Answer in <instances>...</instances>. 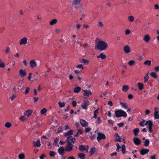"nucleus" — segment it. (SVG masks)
<instances>
[{
  "label": "nucleus",
  "instance_id": "1",
  "mask_svg": "<svg viewBox=\"0 0 159 159\" xmlns=\"http://www.w3.org/2000/svg\"><path fill=\"white\" fill-rule=\"evenodd\" d=\"M73 134V130H70L67 132L64 133V135L65 136H67V139L66 140L67 143V145L66 148V152H70L73 150L74 144L75 139L74 138H73L71 136Z\"/></svg>",
  "mask_w": 159,
  "mask_h": 159
},
{
  "label": "nucleus",
  "instance_id": "2",
  "mask_svg": "<svg viewBox=\"0 0 159 159\" xmlns=\"http://www.w3.org/2000/svg\"><path fill=\"white\" fill-rule=\"evenodd\" d=\"M107 46V43L102 41H99L96 45L95 49L97 48L100 51H103L105 49Z\"/></svg>",
  "mask_w": 159,
  "mask_h": 159
},
{
  "label": "nucleus",
  "instance_id": "3",
  "mask_svg": "<svg viewBox=\"0 0 159 159\" xmlns=\"http://www.w3.org/2000/svg\"><path fill=\"white\" fill-rule=\"evenodd\" d=\"M116 116L118 118L120 116L126 117L127 116V114L125 111L121 109L115 111Z\"/></svg>",
  "mask_w": 159,
  "mask_h": 159
},
{
  "label": "nucleus",
  "instance_id": "4",
  "mask_svg": "<svg viewBox=\"0 0 159 159\" xmlns=\"http://www.w3.org/2000/svg\"><path fill=\"white\" fill-rule=\"evenodd\" d=\"M146 125H148L149 132L151 133L152 132V126L153 122L151 120H148L146 121Z\"/></svg>",
  "mask_w": 159,
  "mask_h": 159
},
{
  "label": "nucleus",
  "instance_id": "5",
  "mask_svg": "<svg viewBox=\"0 0 159 159\" xmlns=\"http://www.w3.org/2000/svg\"><path fill=\"white\" fill-rule=\"evenodd\" d=\"M106 138V137L104 134L100 132L98 133L97 139L98 142H99L101 140H104Z\"/></svg>",
  "mask_w": 159,
  "mask_h": 159
},
{
  "label": "nucleus",
  "instance_id": "6",
  "mask_svg": "<svg viewBox=\"0 0 159 159\" xmlns=\"http://www.w3.org/2000/svg\"><path fill=\"white\" fill-rule=\"evenodd\" d=\"M89 146L88 145L85 146L84 145H80L79 146V149L81 152L85 151L86 152L88 151Z\"/></svg>",
  "mask_w": 159,
  "mask_h": 159
},
{
  "label": "nucleus",
  "instance_id": "7",
  "mask_svg": "<svg viewBox=\"0 0 159 159\" xmlns=\"http://www.w3.org/2000/svg\"><path fill=\"white\" fill-rule=\"evenodd\" d=\"M28 39L26 37H24L21 39L19 41L20 45H25L27 43Z\"/></svg>",
  "mask_w": 159,
  "mask_h": 159
},
{
  "label": "nucleus",
  "instance_id": "8",
  "mask_svg": "<svg viewBox=\"0 0 159 159\" xmlns=\"http://www.w3.org/2000/svg\"><path fill=\"white\" fill-rule=\"evenodd\" d=\"M133 141L134 144L137 146L140 145L141 143V140L138 138H134Z\"/></svg>",
  "mask_w": 159,
  "mask_h": 159
},
{
  "label": "nucleus",
  "instance_id": "9",
  "mask_svg": "<svg viewBox=\"0 0 159 159\" xmlns=\"http://www.w3.org/2000/svg\"><path fill=\"white\" fill-rule=\"evenodd\" d=\"M66 151V149H65L63 146H61L58 149V151L59 154L61 156L64 155V151Z\"/></svg>",
  "mask_w": 159,
  "mask_h": 159
},
{
  "label": "nucleus",
  "instance_id": "10",
  "mask_svg": "<svg viewBox=\"0 0 159 159\" xmlns=\"http://www.w3.org/2000/svg\"><path fill=\"white\" fill-rule=\"evenodd\" d=\"M114 140L115 142H121V138L117 133L114 134Z\"/></svg>",
  "mask_w": 159,
  "mask_h": 159
},
{
  "label": "nucleus",
  "instance_id": "11",
  "mask_svg": "<svg viewBox=\"0 0 159 159\" xmlns=\"http://www.w3.org/2000/svg\"><path fill=\"white\" fill-rule=\"evenodd\" d=\"M80 2L81 0H73L72 2V5L75 8H77L78 7L77 6L79 5Z\"/></svg>",
  "mask_w": 159,
  "mask_h": 159
},
{
  "label": "nucleus",
  "instance_id": "12",
  "mask_svg": "<svg viewBox=\"0 0 159 159\" xmlns=\"http://www.w3.org/2000/svg\"><path fill=\"white\" fill-rule=\"evenodd\" d=\"M150 37L148 34H146L144 35L143 40L146 43L149 42L150 40Z\"/></svg>",
  "mask_w": 159,
  "mask_h": 159
},
{
  "label": "nucleus",
  "instance_id": "13",
  "mask_svg": "<svg viewBox=\"0 0 159 159\" xmlns=\"http://www.w3.org/2000/svg\"><path fill=\"white\" fill-rule=\"evenodd\" d=\"M30 64L32 68H34L37 66V63L33 59L30 61Z\"/></svg>",
  "mask_w": 159,
  "mask_h": 159
},
{
  "label": "nucleus",
  "instance_id": "14",
  "mask_svg": "<svg viewBox=\"0 0 159 159\" xmlns=\"http://www.w3.org/2000/svg\"><path fill=\"white\" fill-rule=\"evenodd\" d=\"M124 51L126 54H128L130 52V47L128 45H126L124 47Z\"/></svg>",
  "mask_w": 159,
  "mask_h": 159
},
{
  "label": "nucleus",
  "instance_id": "15",
  "mask_svg": "<svg viewBox=\"0 0 159 159\" xmlns=\"http://www.w3.org/2000/svg\"><path fill=\"white\" fill-rule=\"evenodd\" d=\"M80 122L83 127H85L88 125V123L84 120L81 119L80 120Z\"/></svg>",
  "mask_w": 159,
  "mask_h": 159
},
{
  "label": "nucleus",
  "instance_id": "16",
  "mask_svg": "<svg viewBox=\"0 0 159 159\" xmlns=\"http://www.w3.org/2000/svg\"><path fill=\"white\" fill-rule=\"evenodd\" d=\"M149 152V150L147 149H141L140 151V154L142 155H144L145 154L148 153Z\"/></svg>",
  "mask_w": 159,
  "mask_h": 159
},
{
  "label": "nucleus",
  "instance_id": "17",
  "mask_svg": "<svg viewBox=\"0 0 159 159\" xmlns=\"http://www.w3.org/2000/svg\"><path fill=\"white\" fill-rule=\"evenodd\" d=\"M19 73L21 77H23L26 75L25 70L23 69H20L19 70Z\"/></svg>",
  "mask_w": 159,
  "mask_h": 159
},
{
  "label": "nucleus",
  "instance_id": "18",
  "mask_svg": "<svg viewBox=\"0 0 159 159\" xmlns=\"http://www.w3.org/2000/svg\"><path fill=\"white\" fill-rule=\"evenodd\" d=\"M98 58H100L102 60H104L106 58V56L103 53H101L99 55L97 56Z\"/></svg>",
  "mask_w": 159,
  "mask_h": 159
},
{
  "label": "nucleus",
  "instance_id": "19",
  "mask_svg": "<svg viewBox=\"0 0 159 159\" xmlns=\"http://www.w3.org/2000/svg\"><path fill=\"white\" fill-rule=\"evenodd\" d=\"M32 110H28L27 111H25L24 113V115L29 116L31 115Z\"/></svg>",
  "mask_w": 159,
  "mask_h": 159
},
{
  "label": "nucleus",
  "instance_id": "20",
  "mask_svg": "<svg viewBox=\"0 0 159 159\" xmlns=\"http://www.w3.org/2000/svg\"><path fill=\"white\" fill-rule=\"evenodd\" d=\"M34 146L35 147H39L41 146L39 139H38L36 142H34Z\"/></svg>",
  "mask_w": 159,
  "mask_h": 159
},
{
  "label": "nucleus",
  "instance_id": "21",
  "mask_svg": "<svg viewBox=\"0 0 159 159\" xmlns=\"http://www.w3.org/2000/svg\"><path fill=\"white\" fill-rule=\"evenodd\" d=\"M96 150V148L93 147L90 149V150L89 152V154L90 156H92L95 153Z\"/></svg>",
  "mask_w": 159,
  "mask_h": 159
},
{
  "label": "nucleus",
  "instance_id": "22",
  "mask_svg": "<svg viewBox=\"0 0 159 159\" xmlns=\"http://www.w3.org/2000/svg\"><path fill=\"white\" fill-rule=\"evenodd\" d=\"M83 90L84 92V96H89L92 93V92L90 90L88 91L84 90Z\"/></svg>",
  "mask_w": 159,
  "mask_h": 159
},
{
  "label": "nucleus",
  "instance_id": "23",
  "mask_svg": "<svg viewBox=\"0 0 159 159\" xmlns=\"http://www.w3.org/2000/svg\"><path fill=\"white\" fill-rule=\"evenodd\" d=\"M120 104L121 106V107L125 109H126L128 108V105L125 102H120Z\"/></svg>",
  "mask_w": 159,
  "mask_h": 159
},
{
  "label": "nucleus",
  "instance_id": "24",
  "mask_svg": "<svg viewBox=\"0 0 159 159\" xmlns=\"http://www.w3.org/2000/svg\"><path fill=\"white\" fill-rule=\"evenodd\" d=\"M121 152L123 154L126 153L127 152L126 151V147L124 145H122L121 147Z\"/></svg>",
  "mask_w": 159,
  "mask_h": 159
},
{
  "label": "nucleus",
  "instance_id": "25",
  "mask_svg": "<svg viewBox=\"0 0 159 159\" xmlns=\"http://www.w3.org/2000/svg\"><path fill=\"white\" fill-rule=\"evenodd\" d=\"M154 115L155 119H159V114L158 111L155 110V111H154Z\"/></svg>",
  "mask_w": 159,
  "mask_h": 159
},
{
  "label": "nucleus",
  "instance_id": "26",
  "mask_svg": "<svg viewBox=\"0 0 159 159\" xmlns=\"http://www.w3.org/2000/svg\"><path fill=\"white\" fill-rule=\"evenodd\" d=\"M57 20L56 19H53L52 20L49 22V24L51 25H53L57 23Z\"/></svg>",
  "mask_w": 159,
  "mask_h": 159
},
{
  "label": "nucleus",
  "instance_id": "27",
  "mask_svg": "<svg viewBox=\"0 0 159 159\" xmlns=\"http://www.w3.org/2000/svg\"><path fill=\"white\" fill-rule=\"evenodd\" d=\"M138 88L139 90H142L144 89V86L143 84L141 83H139L138 84Z\"/></svg>",
  "mask_w": 159,
  "mask_h": 159
},
{
  "label": "nucleus",
  "instance_id": "28",
  "mask_svg": "<svg viewBox=\"0 0 159 159\" xmlns=\"http://www.w3.org/2000/svg\"><path fill=\"white\" fill-rule=\"evenodd\" d=\"M23 81L22 80H20L18 82L17 86V89H19L22 86V84H23Z\"/></svg>",
  "mask_w": 159,
  "mask_h": 159
},
{
  "label": "nucleus",
  "instance_id": "29",
  "mask_svg": "<svg viewBox=\"0 0 159 159\" xmlns=\"http://www.w3.org/2000/svg\"><path fill=\"white\" fill-rule=\"evenodd\" d=\"M81 90V88L80 87H75L74 89V92L75 93H77L80 91Z\"/></svg>",
  "mask_w": 159,
  "mask_h": 159
},
{
  "label": "nucleus",
  "instance_id": "30",
  "mask_svg": "<svg viewBox=\"0 0 159 159\" xmlns=\"http://www.w3.org/2000/svg\"><path fill=\"white\" fill-rule=\"evenodd\" d=\"M135 61L134 60H131L129 61L128 63V64L130 66H134L135 64Z\"/></svg>",
  "mask_w": 159,
  "mask_h": 159
},
{
  "label": "nucleus",
  "instance_id": "31",
  "mask_svg": "<svg viewBox=\"0 0 159 159\" xmlns=\"http://www.w3.org/2000/svg\"><path fill=\"white\" fill-rule=\"evenodd\" d=\"M80 62L82 63H83L85 65L88 64L89 63V61L86 60L85 59L83 58L81 59Z\"/></svg>",
  "mask_w": 159,
  "mask_h": 159
},
{
  "label": "nucleus",
  "instance_id": "32",
  "mask_svg": "<svg viewBox=\"0 0 159 159\" xmlns=\"http://www.w3.org/2000/svg\"><path fill=\"white\" fill-rule=\"evenodd\" d=\"M78 158H80V159H84L85 158V155L83 153H79L78 155Z\"/></svg>",
  "mask_w": 159,
  "mask_h": 159
},
{
  "label": "nucleus",
  "instance_id": "33",
  "mask_svg": "<svg viewBox=\"0 0 159 159\" xmlns=\"http://www.w3.org/2000/svg\"><path fill=\"white\" fill-rule=\"evenodd\" d=\"M129 89V87L128 85H124L123 86L122 88V90L123 92L127 91Z\"/></svg>",
  "mask_w": 159,
  "mask_h": 159
},
{
  "label": "nucleus",
  "instance_id": "34",
  "mask_svg": "<svg viewBox=\"0 0 159 159\" xmlns=\"http://www.w3.org/2000/svg\"><path fill=\"white\" fill-rule=\"evenodd\" d=\"M150 76L154 78L155 79H156L157 77V75L155 72H152L150 73Z\"/></svg>",
  "mask_w": 159,
  "mask_h": 159
},
{
  "label": "nucleus",
  "instance_id": "35",
  "mask_svg": "<svg viewBox=\"0 0 159 159\" xmlns=\"http://www.w3.org/2000/svg\"><path fill=\"white\" fill-rule=\"evenodd\" d=\"M148 73H147L144 77V83H146L148 80L149 79Z\"/></svg>",
  "mask_w": 159,
  "mask_h": 159
},
{
  "label": "nucleus",
  "instance_id": "36",
  "mask_svg": "<svg viewBox=\"0 0 159 159\" xmlns=\"http://www.w3.org/2000/svg\"><path fill=\"white\" fill-rule=\"evenodd\" d=\"M139 132V129L138 128H136L134 129L133 132L135 136H137Z\"/></svg>",
  "mask_w": 159,
  "mask_h": 159
},
{
  "label": "nucleus",
  "instance_id": "37",
  "mask_svg": "<svg viewBox=\"0 0 159 159\" xmlns=\"http://www.w3.org/2000/svg\"><path fill=\"white\" fill-rule=\"evenodd\" d=\"M97 25L99 27L103 28L104 25L102 21H100L97 22Z\"/></svg>",
  "mask_w": 159,
  "mask_h": 159
},
{
  "label": "nucleus",
  "instance_id": "38",
  "mask_svg": "<svg viewBox=\"0 0 159 159\" xmlns=\"http://www.w3.org/2000/svg\"><path fill=\"white\" fill-rule=\"evenodd\" d=\"M146 121L145 120H143L141 121L139 123V125L143 127L144 125H146Z\"/></svg>",
  "mask_w": 159,
  "mask_h": 159
},
{
  "label": "nucleus",
  "instance_id": "39",
  "mask_svg": "<svg viewBox=\"0 0 159 159\" xmlns=\"http://www.w3.org/2000/svg\"><path fill=\"white\" fill-rule=\"evenodd\" d=\"M151 61L149 60H147L144 62V64L148 66H150L151 65Z\"/></svg>",
  "mask_w": 159,
  "mask_h": 159
},
{
  "label": "nucleus",
  "instance_id": "40",
  "mask_svg": "<svg viewBox=\"0 0 159 159\" xmlns=\"http://www.w3.org/2000/svg\"><path fill=\"white\" fill-rule=\"evenodd\" d=\"M18 158L19 159H25V155L23 153L20 154L18 155Z\"/></svg>",
  "mask_w": 159,
  "mask_h": 159
},
{
  "label": "nucleus",
  "instance_id": "41",
  "mask_svg": "<svg viewBox=\"0 0 159 159\" xmlns=\"http://www.w3.org/2000/svg\"><path fill=\"white\" fill-rule=\"evenodd\" d=\"M58 104L60 107L62 108L65 106L66 103L65 102H58Z\"/></svg>",
  "mask_w": 159,
  "mask_h": 159
},
{
  "label": "nucleus",
  "instance_id": "42",
  "mask_svg": "<svg viewBox=\"0 0 159 159\" xmlns=\"http://www.w3.org/2000/svg\"><path fill=\"white\" fill-rule=\"evenodd\" d=\"M149 141L148 139H146L144 141V145L145 147L148 146L149 144Z\"/></svg>",
  "mask_w": 159,
  "mask_h": 159
},
{
  "label": "nucleus",
  "instance_id": "43",
  "mask_svg": "<svg viewBox=\"0 0 159 159\" xmlns=\"http://www.w3.org/2000/svg\"><path fill=\"white\" fill-rule=\"evenodd\" d=\"M47 112V109L45 108H43L41 110L40 113L41 115H44Z\"/></svg>",
  "mask_w": 159,
  "mask_h": 159
},
{
  "label": "nucleus",
  "instance_id": "44",
  "mask_svg": "<svg viewBox=\"0 0 159 159\" xmlns=\"http://www.w3.org/2000/svg\"><path fill=\"white\" fill-rule=\"evenodd\" d=\"M5 67V64L1 59H0V67L4 68Z\"/></svg>",
  "mask_w": 159,
  "mask_h": 159
},
{
  "label": "nucleus",
  "instance_id": "45",
  "mask_svg": "<svg viewBox=\"0 0 159 159\" xmlns=\"http://www.w3.org/2000/svg\"><path fill=\"white\" fill-rule=\"evenodd\" d=\"M128 19L130 22H132L134 20V18L133 16H128Z\"/></svg>",
  "mask_w": 159,
  "mask_h": 159
},
{
  "label": "nucleus",
  "instance_id": "46",
  "mask_svg": "<svg viewBox=\"0 0 159 159\" xmlns=\"http://www.w3.org/2000/svg\"><path fill=\"white\" fill-rule=\"evenodd\" d=\"M5 126L6 128H9L11 126V124L10 122H7L5 124Z\"/></svg>",
  "mask_w": 159,
  "mask_h": 159
},
{
  "label": "nucleus",
  "instance_id": "47",
  "mask_svg": "<svg viewBox=\"0 0 159 159\" xmlns=\"http://www.w3.org/2000/svg\"><path fill=\"white\" fill-rule=\"evenodd\" d=\"M96 121H97V123L99 124L101 123L102 122V120L101 119L100 117H98L97 118V120Z\"/></svg>",
  "mask_w": 159,
  "mask_h": 159
},
{
  "label": "nucleus",
  "instance_id": "48",
  "mask_svg": "<svg viewBox=\"0 0 159 159\" xmlns=\"http://www.w3.org/2000/svg\"><path fill=\"white\" fill-rule=\"evenodd\" d=\"M56 153L55 152L51 151L49 152V155L51 157H53L55 156Z\"/></svg>",
  "mask_w": 159,
  "mask_h": 159
},
{
  "label": "nucleus",
  "instance_id": "49",
  "mask_svg": "<svg viewBox=\"0 0 159 159\" xmlns=\"http://www.w3.org/2000/svg\"><path fill=\"white\" fill-rule=\"evenodd\" d=\"M84 104L88 106L89 105V102L87 100H85L84 101Z\"/></svg>",
  "mask_w": 159,
  "mask_h": 159
},
{
  "label": "nucleus",
  "instance_id": "50",
  "mask_svg": "<svg viewBox=\"0 0 159 159\" xmlns=\"http://www.w3.org/2000/svg\"><path fill=\"white\" fill-rule=\"evenodd\" d=\"M63 130L62 128L61 127H59L57 129V133H59L62 132Z\"/></svg>",
  "mask_w": 159,
  "mask_h": 159
},
{
  "label": "nucleus",
  "instance_id": "51",
  "mask_svg": "<svg viewBox=\"0 0 159 159\" xmlns=\"http://www.w3.org/2000/svg\"><path fill=\"white\" fill-rule=\"evenodd\" d=\"M81 107L82 109L85 110H87L88 109V106L84 104H82Z\"/></svg>",
  "mask_w": 159,
  "mask_h": 159
},
{
  "label": "nucleus",
  "instance_id": "52",
  "mask_svg": "<svg viewBox=\"0 0 159 159\" xmlns=\"http://www.w3.org/2000/svg\"><path fill=\"white\" fill-rule=\"evenodd\" d=\"M30 89V88L29 87H27L26 88V89L25 90V91L24 92V93L25 95L28 92H29Z\"/></svg>",
  "mask_w": 159,
  "mask_h": 159
},
{
  "label": "nucleus",
  "instance_id": "53",
  "mask_svg": "<svg viewBox=\"0 0 159 159\" xmlns=\"http://www.w3.org/2000/svg\"><path fill=\"white\" fill-rule=\"evenodd\" d=\"M137 59L139 61H141L143 60V57L141 55H139L138 56Z\"/></svg>",
  "mask_w": 159,
  "mask_h": 159
},
{
  "label": "nucleus",
  "instance_id": "54",
  "mask_svg": "<svg viewBox=\"0 0 159 159\" xmlns=\"http://www.w3.org/2000/svg\"><path fill=\"white\" fill-rule=\"evenodd\" d=\"M131 32L129 29H127L125 30V33L126 35L129 34H130Z\"/></svg>",
  "mask_w": 159,
  "mask_h": 159
},
{
  "label": "nucleus",
  "instance_id": "55",
  "mask_svg": "<svg viewBox=\"0 0 159 159\" xmlns=\"http://www.w3.org/2000/svg\"><path fill=\"white\" fill-rule=\"evenodd\" d=\"M10 52V48L9 47H6V49L5 51V53L6 54H7L8 53Z\"/></svg>",
  "mask_w": 159,
  "mask_h": 159
},
{
  "label": "nucleus",
  "instance_id": "56",
  "mask_svg": "<svg viewBox=\"0 0 159 159\" xmlns=\"http://www.w3.org/2000/svg\"><path fill=\"white\" fill-rule=\"evenodd\" d=\"M76 67L79 68L81 69H84L82 65L81 64L77 65Z\"/></svg>",
  "mask_w": 159,
  "mask_h": 159
},
{
  "label": "nucleus",
  "instance_id": "57",
  "mask_svg": "<svg viewBox=\"0 0 159 159\" xmlns=\"http://www.w3.org/2000/svg\"><path fill=\"white\" fill-rule=\"evenodd\" d=\"M72 105L74 107H75L77 104V102L75 101H73L72 102Z\"/></svg>",
  "mask_w": 159,
  "mask_h": 159
},
{
  "label": "nucleus",
  "instance_id": "58",
  "mask_svg": "<svg viewBox=\"0 0 159 159\" xmlns=\"http://www.w3.org/2000/svg\"><path fill=\"white\" fill-rule=\"evenodd\" d=\"M116 146H117V149H116V151L119 152V149L121 148V147L119 145V143H117L116 144Z\"/></svg>",
  "mask_w": 159,
  "mask_h": 159
},
{
  "label": "nucleus",
  "instance_id": "59",
  "mask_svg": "<svg viewBox=\"0 0 159 159\" xmlns=\"http://www.w3.org/2000/svg\"><path fill=\"white\" fill-rule=\"evenodd\" d=\"M91 129L89 127H87L85 128V131L86 133L89 132Z\"/></svg>",
  "mask_w": 159,
  "mask_h": 159
},
{
  "label": "nucleus",
  "instance_id": "60",
  "mask_svg": "<svg viewBox=\"0 0 159 159\" xmlns=\"http://www.w3.org/2000/svg\"><path fill=\"white\" fill-rule=\"evenodd\" d=\"M128 98L129 99H132L133 98V95L132 94H129L128 96Z\"/></svg>",
  "mask_w": 159,
  "mask_h": 159
},
{
  "label": "nucleus",
  "instance_id": "61",
  "mask_svg": "<svg viewBox=\"0 0 159 159\" xmlns=\"http://www.w3.org/2000/svg\"><path fill=\"white\" fill-rule=\"evenodd\" d=\"M154 70L156 72H158L159 71V66H157L154 68Z\"/></svg>",
  "mask_w": 159,
  "mask_h": 159
},
{
  "label": "nucleus",
  "instance_id": "62",
  "mask_svg": "<svg viewBox=\"0 0 159 159\" xmlns=\"http://www.w3.org/2000/svg\"><path fill=\"white\" fill-rule=\"evenodd\" d=\"M108 105L111 107H112L113 104L112 102L111 101H109L107 103Z\"/></svg>",
  "mask_w": 159,
  "mask_h": 159
},
{
  "label": "nucleus",
  "instance_id": "63",
  "mask_svg": "<svg viewBox=\"0 0 159 159\" xmlns=\"http://www.w3.org/2000/svg\"><path fill=\"white\" fill-rule=\"evenodd\" d=\"M124 125V123L123 122H121L118 124V125L119 127H121L123 126Z\"/></svg>",
  "mask_w": 159,
  "mask_h": 159
},
{
  "label": "nucleus",
  "instance_id": "64",
  "mask_svg": "<svg viewBox=\"0 0 159 159\" xmlns=\"http://www.w3.org/2000/svg\"><path fill=\"white\" fill-rule=\"evenodd\" d=\"M20 120L24 121L26 120V118L24 116H22L20 118Z\"/></svg>",
  "mask_w": 159,
  "mask_h": 159
}]
</instances>
